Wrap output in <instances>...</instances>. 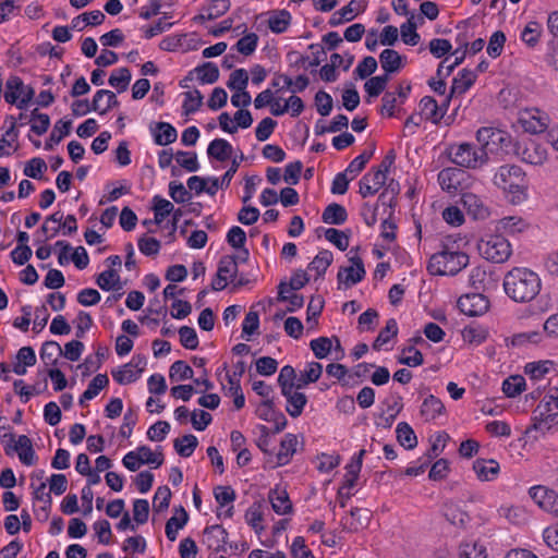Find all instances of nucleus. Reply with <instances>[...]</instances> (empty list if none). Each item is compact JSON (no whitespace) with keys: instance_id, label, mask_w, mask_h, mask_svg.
<instances>
[{"instance_id":"obj_1","label":"nucleus","mask_w":558,"mask_h":558,"mask_svg":"<svg viewBox=\"0 0 558 558\" xmlns=\"http://www.w3.org/2000/svg\"><path fill=\"white\" fill-rule=\"evenodd\" d=\"M541 288L538 275L525 267H514L504 278V290L514 302L526 303L534 300Z\"/></svg>"},{"instance_id":"obj_2","label":"nucleus","mask_w":558,"mask_h":558,"mask_svg":"<svg viewBox=\"0 0 558 558\" xmlns=\"http://www.w3.org/2000/svg\"><path fill=\"white\" fill-rule=\"evenodd\" d=\"M469 263L470 258L466 253L453 251L444 244L439 252L430 256L427 270L433 276H454Z\"/></svg>"},{"instance_id":"obj_3","label":"nucleus","mask_w":558,"mask_h":558,"mask_svg":"<svg viewBox=\"0 0 558 558\" xmlns=\"http://www.w3.org/2000/svg\"><path fill=\"white\" fill-rule=\"evenodd\" d=\"M476 140L483 150L486 151L487 157L489 154L497 156L513 155L517 146L508 132L490 126L480 128L476 132Z\"/></svg>"},{"instance_id":"obj_4","label":"nucleus","mask_w":558,"mask_h":558,"mask_svg":"<svg viewBox=\"0 0 558 558\" xmlns=\"http://www.w3.org/2000/svg\"><path fill=\"white\" fill-rule=\"evenodd\" d=\"M493 181L497 187L512 194L511 201L513 203L525 198L526 180L521 167L515 165L501 166L495 173Z\"/></svg>"},{"instance_id":"obj_5","label":"nucleus","mask_w":558,"mask_h":558,"mask_svg":"<svg viewBox=\"0 0 558 558\" xmlns=\"http://www.w3.org/2000/svg\"><path fill=\"white\" fill-rule=\"evenodd\" d=\"M449 159L459 167L478 169L488 161L486 151L482 146L476 147L471 143L452 144L447 149Z\"/></svg>"},{"instance_id":"obj_6","label":"nucleus","mask_w":558,"mask_h":558,"mask_svg":"<svg viewBox=\"0 0 558 558\" xmlns=\"http://www.w3.org/2000/svg\"><path fill=\"white\" fill-rule=\"evenodd\" d=\"M396 159L393 150L387 153L378 169L375 172H367L362 177L359 182V193L363 198L375 195L379 189L385 184L387 172Z\"/></svg>"},{"instance_id":"obj_7","label":"nucleus","mask_w":558,"mask_h":558,"mask_svg":"<svg viewBox=\"0 0 558 558\" xmlns=\"http://www.w3.org/2000/svg\"><path fill=\"white\" fill-rule=\"evenodd\" d=\"M478 252L485 259L501 264L509 259L512 248L510 242L505 236L495 234L480 241Z\"/></svg>"},{"instance_id":"obj_8","label":"nucleus","mask_w":558,"mask_h":558,"mask_svg":"<svg viewBox=\"0 0 558 558\" xmlns=\"http://www.w3.org/2000/svg\"><path fill=\"white\" fill-rule=\"evenodd\" d=\"M4 100L11 105H16L19 109H24L35 95L32 86H25L19 76H10L5 84Z\"/></svg>"},{"instance_id":"obj_9","label":"nucleus","mask_w":558,"mask_h":558,"mask_svg":"<svg viewBox=\"0 0 558 558\" xmlns=\"http://www.w3.org/2000/svg\"><path fill=\"white\" fill-rule=\"evenodd\" d=\"M458 307L464 315L481 316L488 311L489 301L480 292L466 293L459 298Z\"/></svg>"},{"instance_id":"obj_10","label":"nucleus","mask_w":558,"mask_h":558,"mask_svg":"<svg viewBox=\"0 0 558 558\" xmlns=\"http://www.w3.org/2000/svg\"><path fill=\"white\" fill-rule=\"evenodd\" d=\"M349 260L352 263V266L341 267L338 271L337 279L339 287L344 286V288H350L361 282L365 277V268L362 258L357 255H352L349 257Z\"/></svg>"},{"instance_id":"obj_11","label":"nucleus","mask_w":558,"mask_h":558,"mask_svg":"<svg viewBox=\"0 0 558 558\" xmlns=\"http://www.w3.org/2000/svg\"><path fill=\"white\" fill-rule=\"evenodd\" d=\"M513 155L530 165H542L547 159L546 149L541 144L531 140L524 143H517Z\"/></svg>"},{"instance_id":"obj_12","label":"nucleus","mask_w":558,"mask_h":558,"mask_svg":"<svg viewBox=\"0 0 558 558\" xmlns=\"http://www.w3.org/2000/svg\"><path fill=\"white\" fill-rule=\"evenodd\" d=\"M228 532L220 524L205 527L203 532V544L216 553H227Z\"/></svg>"},{"instance_id":"obj_13","label":"nucleus","mask_w":558,"mask_h":558,"mask_svg":"<svg viewBox=\"0 0 558 558\" xmlns=\"http://www.w3.org/2000/svg\"><path fill=\"white\" fill-rule=\"evenodd\" d=\"M549 121L550 119L548 114L536 108L526 110L525 113L520 118V122L524 131L531 134H539L545 132L548 129Z\"/></svg>"},{"instance_id":"obj_14","label":"nucleus","mask_w":558,"mask_h":558,"mask_svg":"<svg viewBox=\"0 0 558 558\" xmlns=\"http://www.w3.org/2000/svg\"><path fill=\"white\" fill-rule=\"evenodd\" d=\"M551 401H547L544 404H539L537 411H539V415L534 416V424L526 429V434H530L533 430L542 432L545 434L547 430L551 428V426L558 424V412L550 413Z\"/></svg>"},{"instance_id":"obj_15","label":"nucleus","mask_w":558,"mask_h":558,"mask_svg":"<svg viewBox=\"0 0 558 558\" xmlns=\"http://www.w3.org/2000/svg\"><path fill=\"white\" fill-rule=\"evenodd\" d=\"M366 8L365 0H351L345 7L341 8L340 10L336 11L330 20L329 25L335 27L339 26L343 23L350 22L354 20V17L363 12Z\"/></svg>"},{"instance_id":"obj_16","label":"nucleus","mask_w":558,"mask_h":558,"mask_svg":"<svg viewBox=\"0 0 558 558\" xmlns=\"http://www.w3.org/2000/svg\"><path fill=\"white\" fill-rule=\"evenodd\" d=\"M465 172L459 168H445L438 173V182L441 189L450 194H456L461 189V181Z\"/></svg>"},{"instance_id":"obj_17","label":"nucleus","mask_w":558,"mask_h":558,"mask_svg":"<svg viewBox=\"0 0 558 558\" xmlns=\"http://www.w3.org/2000/svg\"><path fill=\"white\" fill-rule=\"evenodd\" d=\"M403 60L404 57L395 49H384L379 54V62L385 72L384 74H387L389 77L390 74L400 72L404 66Z\"/></svg>"},{"instance_id":"obj_18","label":"nucleus","mask_w":558,"mask_h":558,"mask_svg":"<svg viewBox=\"0 0 558 558\" xmlns=\"http://www.w3.org/2000/svg\"><path fill=\"white\" fill-rule=\"evenodd\" d=\"M460 204L473 219H485L489 214L481 198L473 193H463Z\"/></svg>"},{"instance_id":"obj_19","label":"nucleus","mask_w":558,"mask_h":558,"mask_svg":"<svg viewBox=\"0 0 558 558\" xmlns=\"http://www.w3.org/2000/svg\"><path fill=\"white\" fill-rule=\"evenodd\" d=\"M187 521L189 514L186 510L182 506L174 508L173 515L166 522L165 532L167 538L170 542L175 541L178 536V531L183 529Z\"/></svg>"},{"instance_id":"obj_20","label":"nucleus","mask_w":558,"mask_h":558,"mask_svg":"<svg viewBox=\"0 0 558 558\" xmlns=\"http://www.w3.org/2000/svg\"><path fill=\"white\" fill-rule=\"evenodd\" d=\"M120 105L116 94L109 89H99L94 95V111L100 116L106 114L113 107Z\"/></svg>"},{"instance_id":"obj_21","label":"nucleus","mask_w":558,"mask_h":558,"mask_svg":"<svg viewBox=\"0 0 558 558\" xmlns=\"http://www.w3.org/2000/svg\"><path fill=\"white\" fill-rule=\"evenodd\" d=\"M150 132L154 136V142L157 145L165 146L175 142L178 137L177 130L168 122H157L150 125Z\"/></svg>"},{"instance_id":"obj_22","label":"nucleus","mask_w":558,"mask_h":558,"mask_svg":"<svg viewBox=\"0 0 558 558\" xmlns=\"http://www.w3.org/2000/svg\"><path fill=\"white\" fill-rule=\"evenodd\" d=\"M477 74L475 71L468 69L461 70L458 75L452 80L450 87V95L458 96L463 95L476 81Z\"/></svg>"},{"instance_id":"obj_23","label":"nucleus","mask_w":558,"mask_h":558,"mask_svg":"<svg viewBox=\"0 0 558 558\" xmlns=\"http://www.w3.org/2000/svg\"><path fill=\"white\" fill-rule=\"evenodd\" d=\"M473 470L480 481H493L499 473V464L495 460L477 459L473 463Z\"/></svg>"},{"instance_id":"obj_24","label":"nucleus","mask_w":558,"mask_h":558,"mask_svg":"<svg viewBox=\"0 0 558 558\" xmlns=\"http://www.w3.org/2000/svg\"><path fill=\"white\" fill-rule=\"evenodd\" d=\"M13 450L19 454L20 461L27 465H34L36 463V454L33 449L32 440L26 435H20Z\"/></svg>"},{"instance_id":"obj_25","label":"nucleus","mask_w":558,"mask_h":558,"mask_svg":"<svg viewBox=\"0 0 558 558\" xmlns=\"http://www.w3.org/2000/svg\"><path fill=\"white\" fill-rule=\"evenodd\" d=\"M232 145L223 138L213 140L207 147V155L220 162L228 160L232 155Z\"/></svg>"},{"instance_id":"obj_26","label":"nucleus","mask_w":558,"mask_h":558,"mask_svg":"<svg viewBox=\"0 0 558 558\" xmlns=\"http://www.w3.org/2000/svg\"><path fill=\"white\" fill-rule=\"evenodd\" d=\"M298 438L294 434H286L280 442V449L277 453V465L282 466L290 462L296 451Z\"/></svg>"},{"instance_id":"obj_27","label":"nucleus","mask_w":558,"mask_h":558,"mask_svg":"<svg viewBox=\"0 0 558 558\" xmlns=\"http://www.w3.org/2000/svg\"><path fill=\"white\" fill-rule=\"evenodd\" d=\"M421 116L426 120L438 124L444 119V112L441 107H438V102L430 96H424L420 101Z\"/></svg>"},{"instance_id":"obj_28","label":"nucleus","mask_w":558,"mask_h":558,"mask_svg":"<svg viewBox=\"0 0 558 558\" xmlns=\"http://www.w3.org/2000/svg\"><path fill=\"white\" fill-rule=\"evenodd\" d=\"M269 500L272 510L277 514H288L292 511V504L284 489L275 488L269 492Z\"/></svg>"},{"instance_id":"obj_29","label":"nucleus","mask_w":558,"mask_h":558,"mask_svg":"<svg viewBox=\"0 0 558 558\" xmlns=\"http://www.w3.org/2000/svg\"><path fill=\"white\" fill-rule=\"evenodd\" d=\"M268 27L275 34H282L291 23V14L287 10H275L269 13Z\"/></svg>"},{"instance_id":"obj_30","label":"nucleus","mask_w":558,"mask_h":558,"mask_svg":"<svg viewBox=\"0 0 558 558\" xmlns=\"http://www.w3.org/2000/svg\"><path fill=\"white\" fill-rule=\"evenodd\" d=\"M322 219L325 223L340 226L347 221L348 213L342 205L332 203L324 209Z\"/></svg>"},{"instance_id":"obj_31","label":"nucleus","mask_w":558,"mask_h":558,"mask_svg":"<svg viewBox=\"0 0 558 558\" xmlns=\"http://www.w3.org/2000/svg\"><path fill=\"white\" fill-rule=\"evenodd\" d=\"M554 368V362L550 360L530 362L524 366V373L531 380H542Z\"/></svg>"},{"instance_id":"obj_32","label":"nucleus","mask_w":558,"mask_h":558,"mask_svg":"<svg viewBox=\"0 0 558 558\" xmlns=\"http://www.w3.org/2000/svg\"><path fill=\"white\" fill-rule=\"evenodd\" d=\"M105 19V14L99 10L85 12L72 20L70 28L82 31L86 25H100Z\"/></svg>"},{"instance_id":"obj_33","label":"nucleus","mask_w":558,"mask_h":558,"mask_svg":"<svg viewBox=\"0 0 558 558\" xmlns=\"http://www.w3.org/2000/svg\"><path fill=\"white\" fill-rule=\"evenodd\" d=\"M445 410L441 400L433 395L424 399L421 405V415L425 421H433L440 415Z\"/></svg>"},{"instance_id":"obj_34","label":"nucleus","mask_w":558,"mask_h":558,"mask_svg":"<svg viewBox=\"0 0 558 558\" xmlns=\"http://www.w3.org/2000/svg\"><path fill=\"white\" fill-rule=\"evenodd\" d=\"M72 122L71 120H59L56 122L49 138L45 143V149L51 150L56 144H59L62 138L70 134Z\"/></svg>"},{"instance_id":"obj_35","label":"nucleus","mask_w":558,"mask_h":558,"mask_svg":"<svg viewBox=\"0 0 558 558\" xmlns=\"http://www.w3.org/2000/svg\"><path fill=\"white\" fill-rule=\"evenodd\" d=\"M63 218L64 215L61 210L54 211L46 218L39 230L45 235L41 241H48L59 233Z\"/></svg>"},{"instance_id":"obj_36","label":"nucleus","mask_w":558,"mask_h":558,"mask_svg":"<svg viewBox=\"0 0 558 558\" xmlns=\"http://www.w3.org/2000/svg\"><path fill=\"white\" fill-rule=\"evenodd\" d=\"M193 70L201 84H214L219 78V69L214 62H204Z\"/></svg>"},{"instance_id":"obj_37","label":"nucleus","mask_w":558,"mask_h":558,"mask_svg":"<svg viewBox=\"0 0 558 558\" xmlns=\"http://www.w3.org/2000/svg\"><path fill=\"white\" fill-rule=\"evenodd\" d=\"M398 442L408 450H411L417 445V437L413 428L407 422H400L396 428Z\"/></svg>"},{"instance_id":"obj_38","label":"nucleus","mask_w":558,"mask_h":558,"mask_svg":"<svg viewBox=\"0 0 558 558\" xmlns=\"http://www.w3.org/2000/svg\"><path fill=\"white\" fill-rule=\"evenodd\" d=\"M323 366L318 362H311L307 368L296 379L295 389H302L311 383H316L322 376Z\"/></svg>"},{"instance_id":"obj_39","label":"nucleus","mask_w":558,"mask_h":558,"mask_svg":"<svg viewBox=\"0 0 558 558\" xmlns=\"http://www.w3.org/2000/svg\"><path fill=\"white\" fill-rule=\"evenodd\" d=\"M543 33V26L536 21L529 22L522 29L520 38L530 48H534L539 43Z\"/></svg>"},{"instance_id":"obj_40","label":"nucleus","mask_w":558,"mask_h":558,"mask_svg":"<svg viewBox=\"0 0 558 558\" xmlns=\"http://www.w3.org/2000/svg\"><path fill=\"white\" fill-rule=\"evenodd\" d=\"M390 77L387 74L368 78L364 84V89L367 94L366 100L369 102L371 98L378 97L386 89Z\"/></svg>"},{"instance_id":"obj_41","label":"nucleus","mask_w":558,"mask_h":558,"mask_svg":"<svg viewBox=\"0 0 558 558\" xmlns=\"http://www.w3.org/2000/svg\"><path fill=\"white\" fill-rule=\"evenodd\" d=\"M529 228V223L521 217L508 216L499 220V229L509 235H517L524 232Z\"/></svg>"},{"instance_id":"obj_42","label":"nucleus","mask_w":558,"mask_h":558,"mask_svg":"<svg viewBox=\"0 0 558 558\" xmlns=\"http://www.w3.org/2000/svg\"><path fill=\"white\" fill-rule=\"evenodd\" d=\"M198 445L196 436L186 434L180 438L174 439L173 447L177 453L183 458H189L193 454Z\"/></svg>"},{"instance_id":"obj_43","label":"nucleus","mask_w":558,"mask_h":558,"mask_svg":"<svg viewBox=\"0 0 558 558\" xmlns=\"http://www.w3.org/2000/svg\"><path fill=\"white\" fill-rule=\"evenodd\" d=\"M96 283L104 291L120 290L122 286L120 283V276L116 269H107L100 272L96 279Z\"/></svg>"},{"instance_id":"obj_44","label":"nucleus","mask_w":558,"mask_h":558,"mask_svg":"<svg viewBox=\"0 0 558 558\" xmlns=\"http://www.w3.org/2000/svg\"><path fill=\"white\" fill-rule=\"evenodd\" d=\"M184 101L182 104V113L190 116L199 110L203 106V95L198 89L189 90L183 93Z\"/></svg>"},{"instance_id":"obj_45","label":"nucleus","mask_w":558,"mask_h":558,"mask_svg":"<svg viewBox=\"0 0 558 558\" xmlns=\"http://www.w3.org/2000/svg\"><path fill=\"white\" fill-rule=\"evenodd\" d=\"M238 270L239 267L234 255H223L220 258L217 269L219 276H222L226 280L233 282L238 276Z\"/></svg>"},{"instance_id":"obj_46","label":"nucleus","mask_w":558,"mask_h":558,"mask_svg":"<svg viewBox=\"0 0 558 558\" xmlns=\"http://www.w3.org/2000/svg\"><path fill=\"white\" fill-rule=\"evenodd\" d=\"M350 514L352 520L348 525V530L351 532H356L360 529L366 527L372 518V512L365 508H353L351 509ZM344 526L347 527L345 524Z\"/></svg>"},{"instance_id":"obj_47","label":"nucleus","mask_w":558,"mask_h":558,"mask_svg":"<svg viewBox=\"0 0 558 558\" xmlns=\"http://www.w3.org/2000/svg\"><path fill=\"white\" fill-rule=\"evenodd\" d=\"M543 335L539 331H527L513 335L510 339H506L508 347H525L529 343L537 344L542 341Z\"/></svg>"},{"instance_id":"obj_48","label":"nucleus","mask_w":558,"mask_h":558,"mask_svg":"<svg viewBox=\"0 0 558 558\" xmlns=\"http://www.w3.org/2000/svg\"><path fill=\"white\" fill-rule=\"evenodd\" d=\"M63 351L57 341H46L43 343L40 349V359L48 365H56L58 357L62 355Z\"/></svg>"},{"instance_id":"obj_49","label":"nucleus","mask_w":558,"mask_h":558,"mask_svg":"<svg viewBox=\"0 0 558 558\" xmlns=\"http://www.w3.org/2000/svg\"><path fill=\"white\" fill-rule=\"evenodd\" d=\"M131 78V71L128 68H120L111 73L108 83L110 86L114 87L118 93H123L128 89Z\"/></svg>"},{"instance_id":"obj_50","label":"nucleus","mask_w":558,"mask_h":558,"mask_svg":"<svg viewBox=\"0 0 558 558\" xmlns=\"http://www.w3.org/2000/svg\"><path fill=\"white\" fill-rule=\"evenodd\" d=\"M332 260V253L328 250H323L308 264V269L315 270L317 276L322 277L325 275L327 268L331 265Z\"/></svg>"},{"instance_id":"obj_51","label":"nucleus","mask_w":558,"mask_h":558,"mask_svg":"<svg viewBox=\"0 0 558 558\" xmlns=\"http://www.w3.org/2000/svg\"><path fill=\"white\" fill-rule=\"evenodd\" d=\"M153 203V209L155 211V223L157 225L161 223L166 217H168L174 210L173 204L160 195L154 196Z\"/></svg>"},{"instance_id":"obj_52","label":"nucleus","mask_w":558,"mask_h":558,"mask_svg":"<svg viewBox=\"0 0 558 558\" xmlns=\"http://www.w3.org/2000/svg\"><path fill=\"white\" fill-rule=\"evenodd\" d=\"M401 39L405 45L416 46L420 41V35L416 32V24L414 22V14L411 13L408 22L403 23L400 27Z\"/></svg>"},{"instance_id":"obj_53","label":"nucleus","mask_w":558,"mask_h":558,"mask_svg":"<svg viewBox=\"0 0 558 558\" xmlns=\"http://www.w3.org/2000/svg\"><path fill=\"white\" fill-rule=\"evenodd\" d=\"M398 335V324L395 318H390L386 322V326L380 330L377 338L373 343L374 350H379L384 344H386L391 338Z\"/></svg>"},{"instance_id":"obj_54","label":"nucleus","mask_w":558,"mask_h":558,"mask_svg":"<svg viewBox=\"0 0 558 558\" xmlns=\"http://www.w3.org/2000/svg\"><path fill=\"white\" fill-rule=\"evenodd\" d=\"M112 378L120 385H126L136 381L140 378V373L134 367H128L124 364L121 367L111 371Z\"/></svg>"},{"instance_id":"obj_55","label":"nucleus","mask_w":558,"mask_h":558,"mask_svg":"<svg viewBox=\"0 0 558 558\" xmlns=\"http://www.w3.org/2000/svg\"><path fill=\"white\" fill-rule=\"evenodd\" d=\"M555 490L548 489L545 486H533L529 489L530 497L535 501V504L546 510L549 505L550 498H554Z\"/></svg>"},{"instance_id":"obj_56","label":"nucleus","mask_w":558,"mask_h":558,"mask_svg":"<svg viewBox=\"0 0 558 558\" xmlns=\"http://www.w3.org/2000/svg\"><path fill=\"white\" fill-rule=\"evenodd\" d=\"M524 388L525 379L520 375L510 376L502 383V391L509 398L520 395Z\"/></svg>"},{"instance_id":"obj_57","label":"nucleus","mask_w":558,"mask_h":558,"mask_svg":"<svg viewBox=\"0 0 558 558\" xmlns=\"http://www.w3.org/2000/svg\"><path fill=\"white\" fill-rule=\"evenodd\" d=\"M31 130L37 135L45 134L50 125V118L46 113L38 112L34 109L29 114Z\"/></svg>"},{"instance_id":"obj_58","label":"nucleus","mask_w":558,"mask_h":558,"mask_svg":"<svg viewBox=\"0 0 558 558\" xmlns=\"http://www.w3.org/2000/svg\"><path fill=\"white\" fill-rule=\"evenodd\" d=\"M460 558H486V548L476 542H464L459 548Z\"/></svg>"},{"instance_id":"obj_59","label":"nucleus","mask_w":558,"mask_h":558,"mask_svg":"<svg viewBox=\"0 0 558 558\" xmlns=\"http://www.w3.org/2000/svg\"><path fill=\"white\" fill-rule=\"evenodd\" d=\"M194 376L193 368L187 365L184 361H175L170 366V374L169 377L172 381L174 380H186L192 379Z\"/></svg>"},{"instance_id":"obj_60","label":"nucleus","mask_w":558,"mask_h":558,"mask_svg":"<svg viewBox=\"0 0 558 558\" xmlns=\"http://www.w3.org/2000/svg\"><path fill=\"white\" fill-rule=\"evenodd\" d=\"M444 515L456 526H464L469 521V515L453 504H447L445 506Z\"/></svg>"},{"instance_id":"obj_61","label":"nucleus","mask_w":558,"mask_h":558,"mask_svg":"<svg viewBox=\"0 0 558 558\" xmlns=\"http://www.w3.org/2000/svg\"><path fill=\"white\" fill-rule=\"evenodd\" d=\"M171 498V490L168 486H160L157 488L154 499L153 509L155 512H163L169 508Z\"/></svg>"},{"instance_id":"obj_62","label":"nucleus","mask_w":558,"mask_h":558,"mask_svg":"<svg viewBox=\"0 0 558 558\" xmlns=\"http://www.w3.org/2000/svg\"><path fill=\"white\" fill-rule=\"evenodd\" d=\"M258 39L257 34L248 33L240 38L234 47L243 56H251L257 48Z\"/></svg>"},{"instance_id":"obj_63","label":"nucleus","mask_w":558,"mask_h":558,"mask_svg":"<svg viewBox=\"0 0 558 558\" xmlns=\"http://www.w3.org/2000/svg\"><path fill=\"white\" fill-rule=\"evenodd\" d=\"M47 170V163L43 158L34 157L28 160L24 167L23 173L33 179H41L44 172Z\"/></svg>"},{"instance_id":"obj_64","label":"nucleus","mask_w":558,"mask_h":558,"mask_svg":"<svg viewBox=\"0 0 558 558\" xmlns=\"http://www.w3.org/2000/svg\"><path fill=\"white\" fill-rule=\"evenodd\" d=\"M310 347H311L314 355L317 359L322 360V359L327 357V355L331 352L332 339L328 338V337H319V338L313 339L310 342Z\"/></svg>"}]
</instances>
